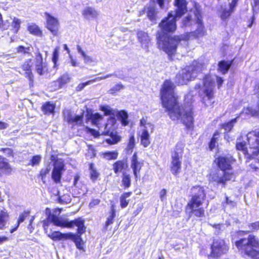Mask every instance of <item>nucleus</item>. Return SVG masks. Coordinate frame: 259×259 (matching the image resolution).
<instances>
[{"instance_id": "nucleus-10", "label": "nucleus", "mask_w": 259, "mask_h": 259, "mask_svg": "<svg viewBox=\"0 0 259 259\" xmlns=\"http://www.w3.org/2000/svg\"><path fill=\"white\" fill-rule=\"evenodd\" d=\"M202 81L203 89L199 95L201 102L205 106H207V101H211L215 97L214 81L210 73L205 74L203 76Z\"/></svg>"}, {"instance_id": "nucleus-14", "label": "nucleus", "mask_w": 259, "mask_h": 259, "mask_svg": "<svg viewBox=\"0 0 259 259\" xmlns=\"http://www.w3.org/2000/svg\"><path fill=\"white\" fill-rule=\"evenodd\" d=\"M143 165L144 161L139 160L137 152H134L131 158V167L136 180L139 178L140 171Z\"/></svg>"}, {"instance_id": "nucleus-32", "label": "nucleus", "mask_w": 259, "mask_h": 259, "mask_svg": "<svg viewBox=\"0 0 259 259\" xmlns=\"http://www.w3.org/2000/svg\"><path fill=\"white\" fill-rule=\"evenodd\" d=\"M248 227L249 228L250 231L239 230L236 232V233L239 236L246 235L249 232H255L259 230V221H256L248 224Z\"/></svg>"}, {"instance_id": "nucleus-38", "label": "nucleus", "mask_w": 259, "mask_h": 259, "mask_svg": "<svg viewBox=\"0 0 259 259\" xmlns=\"http://www.w3.org/2000/svg\"><path fill=\"white\" fill-rule=\"evenodd\" d=\"M111 74H108V75H107L106 76H101V77H96L93 79H91V80H88L85 82H83V83H79L77 87H76V91H78V92H79V91H81L82 90H83V89L87 85H89L93 82H96L97 81H98V80H102V79H105L106 78H107V77H109L110 76H111Z\"/></svg>"}, {"instance_id": "nucleus-20", "label": "nucleus", "mask_w": 259, "mask_h": 259, "mask_svg": "<svg viewBox=\"0 0 259 259\" xmlns=\"http://www.w3.org/2000/svg\"><path fill=\"white\" fill-rule=\"evenodd\" d=\"M103 116L99 113H88L86 115V121L88 122L90 120L92 124L98 127L99 130L101 128L100 122L103 120Z\"/></svg>"}, {"instance_id": "nucleus-36", "label": "nucleus", "mask_w": 259, "mask_h": 259, "mask_svg": "<svg viewBox=\"0 0 259 259\" xmlns=\"http://www.w3.org/2000/svg\"><path fill=\"white\" fill-rule=\"evenodd\" d=\"M140 144L144 147H147L150 144V137L148 131L146 129L142 131L140 135Z\"/></svg>"}, {"instance_id": "nucleus-11", "label": "nucleus", "mask_w": 259, "mask_h": 259, "mask_svg": "<svg viewBox=\"0 0 259 259\" xmlns=\"http://www.w3.org/2000/svg\"><path fill=\"white\" fill-rule=\"evenodd\" d=\"M44 14L46 17V27L54 36H58L60 27L58 19L48 12H45Z\"/></svg>"}, {"instance_id": "nucleus-55", "label": "nucleus", "mask_w": 259, "mask_h": 259, "mask_svg": "<svg viewBox=\"0 0 259 259\" xmlns=\"http://www.w3.org/2000/svg\"><path fill=\"white\" fill-rule=\"evenodd\" d=\"M29 47H25L22 45H20L17 47L16 51L18 53L29 54Z\"/></svg>"}, {"instance_id": "nucleus-19", "label": "nucleus", "mask_w": 259, "mask_h": 259, "mask_svg": "<svg viewBox=\"0 0 259 259\" xmlns=\"http://www.w3.org/2000/svg\"><path fill=\"white\" fill-rule=\"evenodd\" d=\"M101 135L103 136H109L111 137V139H106L105 140V142L110 145L118 143L121 139V137L118 135L117 132H113L109 130H106V131H102Z\"/></svg>"}, {"instance_id": "nucleus-4", "label": "nucleus", "mask_w": 259, "mask_h": 259, "mask_svg": "<svg viewBox=\"0 0 259 259\" xmlns=\"http://www.w3.org/2000/svg\"><path fill=\"white\" fill-rule=\"evenodd\" d=\"M191 198L186 205L189 214L196 218L205 216V208L202 206L206 199V192L204 187L200 185L193 186L190 188Z\"/></svg>"}, {"instance_id": "nucleus-56", "label": "nucleus", "mask_w": 259, "mask_h": 259, "mask_svg": "<svg viewBox=\"0 0 259 259\" xmlns=\"http://www.w3.org/2000/svg\"><path fill=\"white\" fill-rule=\"evenodd\" d=\"M236 148L238 150L242 151L244 153L247 151V148L246 147V144L243 142H238L236 144Z\"/></svg>"}, {"instance_id": "nucleus-22", "label": "nucleus", "mask_w": 259, "mask_h": 259, "mask_svg": "<svg viewBox=\"0 0 259 259\" xmlns=\"http://www.w3.org/2000/svg\"><path fill=\"white\" fill-rule=\"evenodd\" d=\"M56 104L47 101L43 103L41 107V110L45 115H54L55 113Z\"/></svg>"}, {"instance_id": "nucleus-33", "label": "nucleus", "mask_w": 259, "mask_h": 259, "mask_svg": "<svg viewBox=\"0 0 259 259\" xmlns=\"http://www.w3.org/2000/svg\"><path fill=\"white\" fill-rule=\"evenodd\" d=\"M221 133L216 130L212 134L209 141L208 143V148L210 151H212L215 148L218 147V141Z\"/></svg>"}, {"instance_id": "nucleus-28", "label": "nucleus", "mask_w": 259, "mask_h": 259, "mask_svg": "<svg viewBox=\"0 0 259 259\" xmlns=\"http://www.w3.org/2000/svg\"><path fill=\"white\" fill-rule=\"evenodd\" d=\"M9 218V213L6 208H4L0 210V230H4L6 228Z\"/></svg>"}, {"instance_id": "nucleus-16", "label": "nucleus", "mask_w": 259, "mask_h": 259, "mask_svg": "<svg viewBox=\"0 0 259 259\" xmlns=\"http://www.w3.org/2000/svg\"><path fill=\"white\" fill-rule=\"evenodd\" d=\"M187 0H174L173 5L175 7L174 11L175 17L180 18L188 12Z\"/></svg>"}, {"instance_id": "nucleus-52", "label": "nucleus", "mask_w": 259, "mask_h": 259, "mask_svg": "<svg viewBox=\"0 0 259 259\" xmlns=\"http://www.w3.org/2000/svg\"><path fill=\"white\" fill-rule=\"evenodd\" d=\"M30 215V211L29 210H25L22 213H20L18 219L17 220V222L19 224L22 223L24 221V220L28 218Z\"/></svg>"}, {"instance_id": "nucleus-13", "label": "nucleus", "mask_w": 259, "mask_h": 259, "mask_svg": "<svg viewBox=\"0 0 259 259\" xmlns=\"http://www.w3.org/2000/svg\"><path fill=\"white\" fill-rule=\"evenodd\" d=\"M63 115L64 119L73 126H81L83 125L84 114L83 112L80 115H76L73 116L70 110L63 111Z\"/></svg>"}, {"instance_id": "nucleus-8", "label": "nucleus", "mask_w": 259, "mask_h": 259, "mask_svg": "<svg viewBox=\"0 0 259 259\" xmlns=\"http://www.w3.org/2000/svg\"><path fill=\"white\" fill-rule=\"evenodd\" d=\"M49 225V221H44L43 222L42 226L45 233L47 234V236L52 240L58 241L70 239L74 242L78 249H82L83 248L82 246V240L81 237L82 234L77 233V231L75 234L72 233H62L60 231H54L51 233L48 234V226Z\"/></svg>"}, {"instance_id": "nucleus-9", "label": "nucleus", "mask_w": 259, "mask_h": 259, "mask_svg": "<svg viewBox=\"0 0 259 259\" xmlns=\"http://www.w3.org/2000/svg\"><path fill=\"white\" fill-rule=\"evenodd\" d=\"M48 219L54 225L61 228L72 229L76 226L77 227V233L80 234H83L86 231L84 220L81 217L69 221L68 219L61 220L56 215L52 214L49 215Z\"/></svg>"}, {"instance_id": "nucleus-48", "label": "nucleus", "mask_w": 259, "mask_h": 259, "mask_svg": "<svg viewBox=\"0 0 259 259\" xmlns=\"http://www.w3.org/2000/svg\"><path fill=\"white\" fill-rule=\"evenodd\" d=\"M183 73L184 74L186 80H187L188 82L194 80L196 78L195 75H193L188 66L186 67L185 71H184Z\"/></svg>"}, {"instance_id": "nucleus-51", "label": "nucleus", "mask_w": 259, "mask_h": 259, "mask_svg": "<svg viewBox=\"0 0 259 259\" xmlns=\"http://www.w3.org/2000/svg\"><path fill=\"white\" fill-rule=\"evenodd\" d=\"M232 13H233L229 9H223L220 15V18L223 20H226L231 16Z\"/></svg>"}, {"instance_id": "nucleus-24", "label": "nucleus", "mask_w": 259, "mask_h": 259, "mask_svg": "<svg viewBox=\"0 0 259 259\" xmlns=\"http://www.w3.org/2000/svg\"><path fill=\"white\" fill-rule=\"evenodd\" d=\"M27 30L30 34L33 36L39 37L43 36L42 30L35 23L28 24L27 27Z\"/></svg>"}, {"instance_id": "nucleus-49", "label": "nucleus", "mask_w": 259, "mask_h": 259, "mask_svg": "<svg viewBox=\"0 0 259 259\" xmlns=\"http://www.w3.org/2000/svg\"><path fill=\"white\" fill-rule=\"evenodd\" d=\"M41 157L39 155H35L33 156L29 161L28 165L32 166L38 165L41 161Z\"/></svg>"}, {"instance_id": "nucleus-23", "label": "nucleus", "mask_w": 259, "mask_h": 259, "mask_svg": "<svg viewBox=\"0 0 259 259\" xmlns=\"http://www.w3.org/2000/svg\"><path fill=\"white\" fill-rule=\"evenodd\" d=\"M12 168L6 158L0 155V176L3 175H9L11 173Z\"/></svg>"}, {"instance_id": "nucleus-26", "label": "nucleus", "mask_w": 259, "mask_h": 259, "mask_svg": "<svg viewBox=\"0 0 259 259\" xmlns=\"http://www.w3.org/2000/svg\"><path fill=\"white\" fill-rule=\"evenodd\" d=\"M188 67L196 77L199 74L202 72L204 68V63L194 61Z\"/></svg>"}, {"instance_id": "nucleus-17", "label": "nucleus", "mask_w": 259, "mask_h": 259, "mask_svg": "<svg viewBox=\"0 0 259 259\" xmlns=\"http://www.w3.org/2000/svg\"><path fill=\"white\" fill-rule=\"evenodd\" d=\"M65 169V164L63 161H60L57 165H54L51 173V178L55 184H61L63 171Z\"/></svg>"}, {"instance_id": "nucleus-30", "label": "nucleus", "mask_w": 259, "mask_h": 259, "mask_svg": "<svg viewBox=\"0 0 259 259\" xmlns=\"http://www.w3.org/2000/svg\"><path fill=\"white\" fill-rule=\"evenodd\" d=\"M239 117V115H238L235 118H234L227 122L220 124V127L225 131V133L228 134L233 130L234 124L237 122V119Z\"/></svg>"}, {"instance_id": "nucleus-62", "label": "nucleus", "mask_w": 259, "mask_h": 259, "mask_svg": "<svg viewBox=\"0 0 259 259\" xmlns=\"http://www.w3.org/2000/svg\"><path fill=\"white\" fill-rule=\"evenodd\" d=\"M1 151L6 152L8 156H14L13 150L10 148H3L0 149Z\"/></svg>"}, {"instance_id": "nucleus-58", "label": "nucleus", "mask_w": 259, "mask_h": 259, "mask_svg": "<svg viewBox=\"0 0 259 259\" xmlns=\"http://www.w3.org/2000/svg\"><path fill=\"white\" fill-rule=\"evenodd\" d=\"M10 26V23L9 20H6L4 21L3 20L0 22V29L2 31H5L8 30Z\"/></svg>"}, {"instance_id": "nucleus-50", "label": "nucleus", "mask_w": 259, "mask_h": 259, "mask_svg": "<svg viewBox=\"0 0 259 259\" xmlns=\"http://www.w3.org/2000/svg\"><path fill=\"white\" fill-rule=\"evenodd\" d=\"M85 130L88 133L90 134L95 138H98L101 135H102L101 133H100L98 131H97L94 128H90L88 126H85Z\"/></svg>"}, {"instance_id": "nucleus-61", "label": "nucleus", "mask_w": 259, "mask_h": 259, "mask_svg": "<svg viewBox=\"0 0 259 259\" xmlns=\"http://www.w3.org/2000/svg\"><path fill=\"white\" fill-rule=\"evenodd\" d=\"M144 206L143 203H139L138 204L136 210H135L133 212V217H135L137 215L139 214V213L142 211Z\"/></svg>"}, {"instance_id": "nucleus-34", "label": "nucleus", "mask_w": 259, "mask_h": 259, "mask_svg": "<svg viewBox=\"0 0 259 259\" xmlns=\"http://www.w3.org/2000/svg\"><path fill=\"white\" fill-rule=\"evenodd\" d=\"M137 37L138 41L141 45L147 46L150 41V38L148 33L142 30H138L137 31Z\"/></svg>"}, {"instance_id": "nucleus-45", "label": "nucleus", "mask_w": 259, "mask_h": 259, "mask_svg": "<svg viewBox=\"0 0 259 259\" xmlns=\"http://www.w3.org/2000/svg\"><path fill=\"white\" fill-rule=\"evenodd\" d=\"M58 201L61 204H67L71 201V198L69 193L64 194L58 197Z\"/></svg>"}, {"instance_id": "nucleus-27", "label": "nucleus", "mask_w": 259, "mask_h": 259, "mask_svg": "<svg viewBox=\"0 0 259 259\" xmlns=\"http://www.w3.org/2000/svg\"><path fill=\"white\" fill-rule=\"evenodd\" d=\"M116 116L122 126H126L129 124L128 114L126 110L123 109L117 111Z\"/></svg>"}, {"instance_id": "nucleus-64", "label": "nucleus", "mask_w": 259, "mask_h": 259, "mask_svg": "<svg viewBox=\"0 0 259 259\" xmlns=\"http://www.w3.org/2000/svg\"><path fill=\"white\" fill-rule=\"evenodd\" d=\"M249 112L252 116L259 117V104L257 105V109H251L249 110Z\"/></svg>"}, {"instance_id": "nucleus-40", "label": "nucleus", "mask_w": 259, "mask_h": 259, "mask_svg": "<svg viewBox=\"0 0 259 259\" xmlns=\"http://www.w3.org/2000/svg\"><path fill=\"white\" fill-rule=\"evenodd\" d=\"M89 167L90 171V178L93 182H95L99 179L100 173L97 170L93 163H90L89 164Z\"/></svg>"}, {"instance_id": "nucleus-21", "label": "nucleus", "mask_w": 259, "mask_h": 259, "mask_svg": "<svg viewBox=\"0 0 259 259\" xmlns=\"http://www.w3.org/2000/svg\"><path fill=\"white\" fill-rule=\"evenodd\" d=\"M146 13L147 17L151 21H155L157 19V11L154 6H145L140 12V15Z\"/></svg>"}, {"instance_id": "nucleus-1", "label": "nucleus", "mask_w": 259, "mask_h": 259, "mask_svg": "<svg viewBox=\"0 0 259 259\" xmlns=\"http://www.w3.org/2000/svg\"><path fill=\"white\" fill-rule=\"evenodd\" d=\"M176 85L170 79H166L160 90V99L163 108L172 121L181 120L188 130L194 127V111L193 105H182L175 93Z\"/></svg>"}, {"instance_id": "nucleus-43", "label": "nucleus", "mask_w": 259, "mask_h": 259, "mask_svg": "<svg viewBox=\"0 0 259 259\" xmlns=\"http://www.w3.org/2000/svg\"><path fill=\"white\" fill-rule=\"evenodd\" d=\"M70 80V78L69 75L67 74H64L58 77L55 82L58 83V88L61 89L67 84Z\"/></svg>"}, {"instance_id": "nucleus-63", "label": "nucleus", "mask_w": 259, "mask_h": 259, "mask_svg": "<svg viewBox=\"0 0 259 259\" xmlns=\"http://www.w3.org/2000/svg\"><path fill=\"white\" fill-rule=\"evenodd\" d=\"M191 21H192L191 16L190 15H187L183 20V24L184 26L188 25Z\"/></svg>"}, {"instance_id": "nucleus-18", "label": "nucleus", "mask_w": 259, "mask_h": 259, "mask_svg": "<svg viewBox=\"0 0 259 259\" xmlns=\"http://www.w3.org/2000/svg\"><path fill=\"white\" fill-rule=\"evenodd\" d=\"M31 59L26 60L21 66L22 71H24L25 76L32 83L34 80V76L32 72Z\"/></svg>"}, {"instance_id": "nucleus-5", "label": "nucleus", "mask_w": 259, "mask_h": 259, "mask_svg": "<svg viewBox=\"0 0 259 259\" xmlns=\"http://www.w3.org/2000/svg\"><path fill=\"white\" fill-rule=\"evenodd\" d=\"M234 244L242 257L259 259V239L256 235L249 234L236 240Z\"/></svg>"}, {"instance_id": "nucleus-3", "label": "nucleus", "mask_w": 259, "mask_h": 259, "mask_svg": "<svg viewBox=\"0 0 259 259\" xmlns=\"http://www.w3.org/2000/svg\"><path fill=\"white\" fill-rule=\"evenodd\" d=\"M235 161V159L232 156L219 155L215 157L213 162L218 168L223 171V174L221 175L218 171L209 173L208 175L209 182L225 187L227 183L234 176L233 172L228 171L233 169L232 164Z\"/></svg>"}, {"instance_id": "nucleus-15", "label": "nucleus", "mask_w": 259, "mask_h": 259, "mask_svg": "<svg viewBox=\"0 0 259 259\" xmlns=\"http://www.w3.org/2000/svg\"><path fill=\"white\" fill-rule=\"evenodd\" d=\"M35 59V69L37 73L39 75L48 73L49 72L48 65L43 61L42 54L39 51L36 53Z\"/></svg>"}, {"instance_id": "nucleus-47", "label": "nucleus", "mask_w": 259, "mask_h": 259, "mask_svg": "<svg viewBox=\"0 0 259 259\" xmlns=\"http://www.w3.org/2000/svg\"><path fill=\"white\" fill-rule=\"evenodd\" d=\"M59 47H56L53 51L52 60L54 63V67H56L57 66V62L59 58Z\"/></svg>"}, {"instance_id": "nucleus-12", "label": "nucleus", "mask_w": 259, "mask_h": 259, "mask_svg": "<svg viewBox=\"0 0 259 259\" xmlns=\"http://www.w3.org/2000/svg\"><path fill=\"white\" fill-rule=\"evenodd\" d=\"M182 156L179 153L175 151L174 155H171V160L169 166L171 173L175 177H178L182 172Z\"/></svg>"}, {"instance_id": "nucleus-41", "label": "nucleus", "mask_w": 259, "mask_h": 259, "mask_svg": "<svg viewBox=\"0 0 259 259\" xmlns=\"http://www.w3.org/2000/svg\"><path fill=\"white\" fill-rule=\"evenodd\" d=\"M118 152L117 151H106L101 153V155L103 158L107 160L110 161L116 160L118 156Z\"/></svg>"}, {"instance_id": "nucleus-39", "label": "nucleus", "mask_w": 259, "mask_h": 259, "mask_svg": "<svg viewBox=\"0 0 259 259\" xmlns=\"http://www.w3.org/2000/svg\"><path fill=\"white\" fill-rule=\"evenodd\" d=\"M51 168L49 166L43 167L40 169L37 175V178L40 179L44 184L47 183V177L50 172Z\"/></svg>"}, {"instance_id": "nucleus-57", "label": "nucleus", "mask_w": 259, "mask_h": 259, "mask_svg": "<svg viewBox=\"0 0 259 259\" xmlns=\"http://www.w3.org/2000/svg\"><path fill=\"white\" fill-rule=\"evenodd\" d=\"M251 4V7L253 13H257L259 10V0H253Z\"/></svg>"}, {"instance_id": "nucleus-29", "label": "nucleus", "mask_w": 259, "mask_h": 259, "mask_svg": "<svg viewBox=\"0 0 259 259\" xmlns=\"http://www.w3.org/2000/svg\"><path fill=\"white\" fill-rule=\"evenodd\" d=\"M205 33L204 27L203 25H199L197 26V28L194 31L190 33H187L183 36L184 38H187L188 39H185L186 40H188L190 35L193 36L195 38H199V37L203 36Z\"/></svg>"}, {"instance_id": "nucleus-31", "label": "nucleus", "mask_w": 259, "mask_h": 259, "mask_svg": "<svg viewBox=\"0 0 259 259\" xmlns=\"http://www.w3.org/2000/svg\"><path fill=\"white\" fill-rule=\"evenodd\" d=\"M133 194L132 191L123 192L119 197L120 207L121 208H126L130 203V199H128Z\"/></svg>"}, {"instance_id": "nucleus-54", "label": "nucleus", "mask_w": 259, "mask_h": 259, "mask_svg": "<svg viewBox=\"0 0 259 259\" xmlns=\"http://www.w3.org/2000/svg\"><path fill=\"white\" fill-rule=\"evenodd\" d=\"M100 109L101 111L104 112V115L107 116V115H115L114 111L112 109H110L106 106H102L101 107Z\"/></svg>"}, {"instance_id": "nucleus-7", "label": "nucleus", "mask_w": 259, "mask_h": 259, "mask_svg": "<svg viewBox=\"0 0 259 259\" xmlns=\"http://www.w3.org/2000/svg\"><path fill=\"white\" fill-rule=\"evenodd\" d=\"M112 169L117 176L121 175V186L124 189H127L132 185V177L129 171V164L127 158L118 159L112 164Z\"/></svg>"}, {"instance_id": "nucleus-6", "label": "nucleus", "mask_w": 259, "mask_h": 259, "mask_svg": "<svg viewBox=\"0 0 259 259\" xmlns=\"http://www.w3.org/2000/svg\"><path fill=\"white\" fill-rule=\"evenodd\" d=\"M209 252L206 247H202L199 251V254L207 259H221L227 256L230 250L229 243L224 238L212 237L208 244Z\"/></svg>"}, {"instance_id": "nucleus-59", "label": "nucleus", "mask_w": 259, "mask_h": 259, "mask_svg": "<svg viewBox=\"0 0 259 259\" xmlns=\"http://www.w3.org/2000/svg\"><path fill=\"white\" fill-rule=\"evenodd\" d=\"M122 88H123V86L122 84H116L115 85H114L111 89H110L109 92H110V94H115V93L119 92Z\"/></svg>"}, {"instance_id": "nucleus-44", "label": "nucleus", "mask_w": 259, "mask_h": 259, "mask_svg": "<svg viewBox=\"0 0 259 259\" xmlns=\"http://www.w3.org/2000/svg\"><path fill=\"white\" fill-rule=\"evenodd\" d=\"M135 147V135L134 133H131L130 135L127 146L126 148V152H132Z\"/></svg>"}, {"instance_id": "nucleus-46", "label": "nucleus", "mask_w": 259, "mask_h": 259, "mask_svg": "<svg viewBox=\"0 0 259 259\" xmlns=\"http://www.w3.org/2000/svg\"><path fill=\"white\" fill-rule=\"evenodd\" d=\"M187 82L188 81L186 80L183 73H178L176 75L175 77V82L178 85L186 84Z\"/></svg>"}, {"instance_id": "nucleus-35", "label": "nucleus", "mask_w": 259, "mask_h": 259, "mask_svg": "<svg viewBox=\"0 0 259 259\" xmlns=\"http://www.w3.org/2000/svg\"><path fill=\"white\" fill-rule=\"evenodd\" d=\"M98 14L97 10L91 7H86L82 11V15L86 19L96 18Z\"/></svg>"}, {"instance_id": "nucleus-42", "label": "nucleus", "mask_w": 259, "mask_h": 259, "mask_svg": "<svg viewBox=\"0 0 259 259\" xmlns=\"http://www.w3.org/2000/svg\"><path fill=\"white\" fill-rule=\"evenodd\" d=\"M21 21L16 17H14L11 23V31L14 34H17L21 27Z\"/></svg>"}, {"instance_id": "nucleus-25", "label": "nucleus", "mask_w": 259, "mask_h": 259, "mask_svg": "<svg viewBox=\"0 0 259 259\" xmlns=\"http://www.w3.org/2000/svg\"><path fill=\"white\" fill-rule=\"evenodd\" d=\"M234 59H232L229 61H226L225 60L220 61L218 64V71L220 72L223 74H226L228 72L231 66L232 65Z\"/></svg>"}, {"instance_id": "nucleus-37", "label": "nucleus", "mask_w": 259, "mask_h": 259, "mask_svg": "<svg viewBox=\"0 0 259 259\" xmlns=\"http://www.w3.org/2000/svg\"><path fill=\"white\" fill-rule=\"evenodd\" d=\"M109 216L107 217L106 221L105 222L103 228L105 231L108 229V227L112 224L114 222V220L116 217V211L114 208V206L112 205L110 211L109 212Z\"/></svg>"}, {"instance_id": "nucleus-53", "label": "nucleus", "mask_w": 259, "mask_h": 259, "mask_svg": "<svg viewBox=\"0 0 259 259\" xmlns=\"http://www.w3.org/2000/svg\"><path fill=\"white\" fill-rule=\"evenodd\" d=\"M80 52L82 57L83 58L84 62L85 63L89 64L93 63L95 61L94 59L92 57L86 55V54L83 51H80Z\"/></svg>"}, {"instance_id": "nucleus-60", "label": "nucleus", "mask_w": 259, "mask_h": 259, "mask_svg": "<svg viewBox=\"0 0 259 259\" xmlns=\"http://www.w3.org/2000/svg\"><path fill=\"white\" fill-rule=\"evenodd\" d=\"M101 202L100 199H92L89 204L90 208L94 207L95 206L99 205Z\"/></svg>"}, {"instance_id": "nucleus-2", "label": "nucleus", "mask_w": 259, "mask_h": 259, "mask_svg": "<svg viewBox=\"0 0 259 259\" xmlns=\"http://www.w3.org/2000/svg\"><path fill=\"white\" fill-rule=\"evenodd\" d=\"M178 18L175 17L171 12H169L166 17H164L159 23L158 26L160 31L157 32L156 36V44L157 48L164 52L170 61L177 54V49L182 40L188 39L182 35H168L174 33L177 28V20Z\"/></svg>"}]
</instances>
